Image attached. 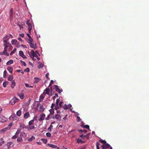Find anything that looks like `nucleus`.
<instances>
[{"label":"nucleus","mask_w":149,"mask_h":149,"mask_svg":"<svg viewBox=\"0 0 149 149\" xmlns=\"http://www.w3.org/2000/svg\"><path fill=\"white\" fill-rule=\"evenodd\" d=\"M55 118L57 120L60 121L61 119V117L59 114H56L55 115Z\"/></svg>","instance_id":"ddd939ff"},{"label":"nucleus","mask_w":149,"mask_h":149,"mask_svg":"<svg viewBox=\"0 0 149 149\" xmlns=\"http://www.w3.org/2000/svg\"><path fill=\"white\" fill-rule=\"evenodd\" d=\"M6 118L2 115L0 114V121L4 123L6 121Z\"/></svg>","instance_id":"6e6552de"},{"label":"nucleus","mask_w":149,"mask_h":149,"mask_svg":"<svg viewBox=\"0 0 149 149\" xmlns=\"http://www.w3.org/2000/svg\"><path fill=\"white\" fill-rule=\"evenodd\" d=\"M47 145L49 146L50 147H52L53 148H55L56 147V145H55L52 144H50L49 143H48Z\"/></svg>","instance_id":"2f4dec72"},{"label":"nucleus","mask_w":149,"mask_h":149,"mask_svg":"<svg viewBox=\"0 0 149 149\" xmlns=\"http://www.w3.org/2000/svg\"><path fill=\"white\" fill-rule=\"evenodd\" d=\"M59 102V100L58 99H57L56 100V105L58 104V103Z\"/></svg>","instance_id":"052dcab7"},{"label":"nucleus","mask_w":149,"mask_h":149,"mask_svg":"<svg viewBox=\"0 0 149 149\" xmlns=\"http://www.w3.org/2000/svg\"><path fill=\"white\" fill-rule=\"evenodd\" d=\"M21 111L20 110H19L17 112L16 114L18 116H20L21 115Z\"/></svg>","instance_id":"c85d7f7f"},{"label":"nucleus","mask_w":149,"mask_h":149,"mask_svg":"<svg viewBox=\"0 0 149 149\" xmlns=\"http://www.w3.org/2000/svg\"><path fill=\"white\" fill-rule=\"evenodd\" d=\"M39 106H40V107L39 108V111L41 112H43L44 111V110L45 109L43 105H42L40 103H38L37 104V107L35 108L34 109H35L36 110H38V107Z\"/></svg>","instance_id":"7ed1b4c3"},{"label":"nucleus","mask_w":149,"mask_h":149,"mask_svg":"<svg viewBox=\"0 0 149 149\" xmlns=\"http://www.w3.org/2000/svg\"><path fill=\"white\" fill-rule=\"evenodd\" d=\"M19 100V99L14 97L10 101V104H14L15 103L17 102Z\"/></svg>","instance_id":"0eeeda50"},{"label":"nucleus","mask_w":149,"mask_h":149,"mask_svg":"<svg viewBox=\"0 0 149 149\" xmlns=\"http://www.w3.org/2000/svg\"><path fill=\"white\" fill-rule=\"evenodd\" d=\"M30 116V114L28 112L25 113L24 115V118L25 119L28 118Z\"/></svg>","instance_id":"f3484780"},{"label":"nucleus","mask_w":149,"mask_h":149,"mask_svg":"<svg viewBox=\"0 0 149 149\" xmlns=\"http://www.w3.org/2000/svg\"><path fill=\"white\" fill-rule=\"evenodd\" d=\"M20 130L24 129L25 128V129H27V126H26L24 125L23 124H20Z\"/></svg>","instance_id":"2eb2a0df"},{"label":"nucleus","mask_w":149,"mask_h":149,"mask_svg":"<svg viewBox=\"0 0 149 149\" xmlns=\"http://www.w3.org/2000/svg\"><path fill=\"white\" fill-rule=\"evenodd\" d=\"M13 118H14L13 117V116L12 115L9 117V119L10 120H12L13 119Z\"/></svg>","instance_id":"4d7b16f0"},{"label":"nucleus","mask_w":149,"mask_h":149,"mask_svg":"<svg viewBox=\"0 0 149 149\" xmlns=\"http://www.w3.org/2000/svg\"><path fill=\"white\" fill-rule=\"evenodd\" d=\"M49 75V73H47L46 75V77L47 79H49V77H48Z\"/></svg>","instance_id":"338daca9"},{"label":"nucleus","mask_w":149,"mask_h":149,"mask_svg":"<svg viewBox=\"0 0 149 149\" xmlns=\"http://www.w3.org/2000/svg\"><path fill=\"white\" fill-rule=\"evenodd\" d=\"M16 48H14V49L11 52V53H10V55H12L13 54L16 52Z\"/></svg>","instance_id":"4c0bfd02"},{"label":"nucleus","mask_w":149,"mask_h":149,"mask_svg":"<svg viewBox=\"0 0 149 149\" xmlns=\"http://www.w3.org/2000/svg\"><path fill=\"white\" fill-rule=\"evenodd\" d=\"M35 137L33 136H32L31 138H29L28 141H31L32 140L35 139Z\"/></svg>","instance_id":"c03bdc74"},{"label":"nucleus","mask_w":149,"mask_h":149,"mask_svg":"<svg viewBox=\"0 0 149 149\" xmlns=\"http://www.w3.org/2000/svg\"><path fill=\"white\" fill-rule=\"evenodd\" d=\"M110 147V145L108 143H106L102 146V149H105L107 148H109Z\"/></svg>","instance_id":"9d476101"},{"label":"nucleus","mask_w":149,"mask_h":149,"mask_svg":"<svg viewBox=\"0 0 149 149\" xmlns=\"http://www.w3.org/2000/svg\"><path fill=\"white\" fill-rule=\"evenodd\" d=\"M3 77L5 78L7 77V72L6 70H5L3 72Z\"/></svg>","instance_id":"72a5a7b5"},{"label":"nucleus","mask_w":149,"mask_h":149,"mask_svg":"<svg viewBox=\"0 0 149 149\" xmlns=\"http://www.w3.org/2000/svg\"><path fill=\"white\" fill-rule=\"evenodd\" d=\"M49 111L50 114H52L54 113V110L53 108L49 110Z\"/></svg>","instance_id":"f704fd0d"},{"label":"nucleus","mask_w":149,"mask_h":149,"mask_svg":"<svg viewBox=\"0 0 149 149\" xmlns=\"http://www.w3.org/2000/svg\"><path fill=\"white\" fill-rule=\"evenodd\" d=\"M90 134V133H88L85 136L86 137V138L87 139H88L89 138V136Z\"/></svg>","instance_id":"13d9d810"},{"label":"nucleus","mask_w":149,"mask_h":149,"mask_svg":"<svg viewBox=\"0 0 149 149\" xmlns=\"http://www.w3.org/2000/svg\"><path fill=\"white\" fill-rule=\"evenodd\" d=\"M53 127L52 125H51L50 127L48 128V130H51V128Z\"/></svg>","instance_id":"e2e57ef3"},{"label":"nucleus","mask_w":149,"mask_h":149,"mask_svg":"<svg viewBox=\"0 0 149 149\" xmlns=\"http://www.w3.org/2000/svg\"><path fill=\"white\" fill-rule=\"evenodd\" d=\"M9 39V36L8 35H6L3 38V41L6 40V41H7V40H8Z\"/></svg>","instance_id":"bb28decb"},{"label":"nucleus","mask_w":149,"mask_h":149,"mask_svg":"<svg viewBox=\"0 0 149 149\" xmlns=\"http://www.w3.org/2000/svg\"><path fill=\"white\" fill-rule=\"evenodd\" d=\"M18 25L19 26L20 30H21L22 29H23V25L22 24V25H21L20 24H18Z\"/></svg>","instance_id":"09e8293b"},{"label":"nucleus","mask_w":149,"mask_h":149,"mask_svg":"<svg viewBox=\"0 0 149 149\" xmlns=\"http://www.w3.org/2000/svg\"><path fill=\"white\" fill-rule=\"evenodd\" d=\"M34 79H35V80L34 81V83H37L39 81V80H40V79L36 77L34 78Z\"/></svg>","instance_id":"473e14b6"},{"label":"nucleus","mask_w":149,"mask_h":149,"mask_svg":"<svg viewBox=\"0 0 149 149\" xmlns=\"http://www.w3.org/2000/svg\"><path fill=\"white\" fill-rule=\"evenodd\" d=\"M77 142L78 143H84V141L80 139H77Z\"/></svg>","instance_id":"e433bc0d"},{"label":"nucleus","mask_w":149,"mask_h":149,"mask_svg":"<svg viewBox=\"0 0 149 149\" xmlns=\"http://www.w3.org/2000/svg\"><path fill=\"white\" fill-rule=\"evenodd\" d=\"M13 143L12 142H10L9 143H8L6 145V146L7 148L8 149H10L12 146H13Z\"/></svg>","instance_id":"f8f14e48"},{"label":"nucleus","mask_w":149,"mask_h":149,"mask_svg":"<svg viewBox=\"0 0 149 149\" xmlns=\"http://www.w3.org/2000/svg\"><path fill=\"white\" fill-rule=\"evenodd\" d=\"M41 141H42L43 143L45 144H46L47 142V139H41Z\"/></svg>","instance_id":"a19ab883"},{"label":"nucleus","mask_w":149,"mask_h":149,"mask_svg":"<svg viewBox=\"0 0 149 149\" xmlns=\"http://www.w3.org/2000/svg\"><path fill=\"white\" fill-rule=\"evenodd\" d=\"M43 65L42 63H40L39 65L38 66V68L40 69L41 68H42L43 67Z\"/></svg>","instance_id":"37998d69"},{"label":"nucleus","mask_w":149,"mask_h":149,"mask_svg":"<svg viewBox=\"0 0 149 149\" xmlns=\"http://www.w3.org/2000/svg\"><path fill=\"white\" fill-rule=\"evenodd\" d=\"M18 95L19 96L20 98L21 99H23L24 97V95L23 93H18Z\"/></svg>","instance_id":"aec40b11"},{"label":"nucleus","mask_w":149,"mask_h":149,"mask_svg":"<svg viewBox=\"0 0 149 149\" xmlns=\"http://www.w3.org/2000/svg\"><path fill=\"white\" fill-rule=\"evenodd\" d=\"M4 55H6L7 56H8L9 55V54L8 53L6 52H4Z\"/></svg>","instance_id":"680f3d73"},{"label":"nucleus","mask_w":149,"mask_h":149,"mask_svg":"<svg viewBox=\"0 0 149 149\" xmlns=\"http://www.w3.org/2000/svg\"><path fill=\"white\" fill-rule=\"evenodd\" d=\"M4 43L3 46H4V49H5V51H10L12 50L13 47L11 44L9 43L6 40L3 41Z\"/></svg>","instance_id":"f257e3e1"},{"label":"nucleus","mask_w":149,"mask_h":149,"mask_svg":"<svg viewBox=\"0 0 149 149\" xmlns=\"http://www.w3.org/2000/svg\"><path fill=\"white\" fill-rule=\"evenodd\" d=\"M100 145V143L99 142H97L96 143V147L99 146V145Z\"/></svg>","instance_id":"774afa93"},{"label":"nucleus","mask_w":149,"mask_h":149,"mask_svg":"<svg viewBox=\"0 0 149 149\" xmlns=\"http://www.w3.org/2000/svg\"><path fill=\"white\" fill-rule=\"evenodd\" d=\"M13 8H11L10 10V13H9L10 16V17H12L13 16Z\"/></svg>","instance_id":"cd10ccee"},{"label":"nucleus","mask_w":149,"mask_h":149,"mask_svg":"<svg viewBox=\"0 0 149 149\" xmlns=\"http://www.w3.org/2000/svg\"><path fill=\"white\" fill-rule=\"evenodd\" d=\"M7 70L10 73L12 74L13 73V68L11 66H8L7 68Z\"/></svg>","instance_id":"4468645a"},{"label":"nucleus","mask_w":149,"mask_h":149,"mask_svg":"<svg viewBox=\"0 0 149 149\" xmlns=\"http://www.w3.org/2000/svg\"><path fill=\"white\" fill-rule=\"evenodd\" d=\"M13 60H10L7 62L6 63L7 65H9L11 64H12L13 63Z\"/></svg>","instance_id":"5701e85b"},{"label":"nucleus","mask_w":149,"mask_h":149,"mask_svg":"<svg viewBox=\"0 0 149 149\" xmlns=\"http://www.w3.org/2000/svg\"><path fill=\"white\" fill-rule=\"evenodd\" d=\"M27 129H29L30 130L33 129L35 128L34 125H31V126L28 125V126H27Z\"/></svg>","instance_id":"393cba45"},{"label":"nucleus","mask_w":149,"mask_h":149,"mask_svg":"<svg viewBox=\"0 0 149 149\" xmlns=\"http://www.w3.org/2000/svg\"><path fill=\"white\" fill-rule=\"evenodd\" d=\"M18 134H19V136L22 138H25L26 136V134L24 131L21 132V131H19V133Z\"/></svg>","instance_id":"423d86ee"},{"label":"nucleus","mask_w":149,"mask_h":149,"mask_svg":"<svg viewBox=\"0 0 149 149\" xmlns=\"http://www.w3.org/2000/svg\"><path fill=\"white\" fill-rule=\"evenodd\" d=\"M19 133V131H17V132H16L15 134V135L14 136H13L12 137V138L13 139H16L17 137H18V136H17V134H18Z\"/></svg>","instance_id":"7c9ffc66"},{"label":"nucleus","mask_w":149,"mask_h":149,"mask_svg":"<svg viewBox=\"0 0 149 149\" xmlns=\"http://www.w3.org/2000/svg\"><path fill=\"white\" fill-rule=\"evenodd\" d=\"M29 68H26L24 70V72H29Z\"/></svg>","instance_id":"3c124183"},{"label":"nucleus","mask_w":149,"mask_h":149,"mask_svg":"<svg viewBox=\"0 0 149 149\" xmlns=\"http://www.w3.org/2000/svg\"><path fill=\"white\" fill-rule=\"evenodd\" d=\"M64 103L63 102L61 101L60 102L59 104V106H60V107H61L62 106V105Z\"/></svg>","instance_id":"603ef678"},{"label":"nucleus","mask_w":149,"mask_h":149,"mask_svg":"<svg viewBox=\"0 0 149 149\" xmlns=\"http://www.w3.org/2000/svg\"><path fill=\"white\" fill-rule=\"evenodd\" d=\"M44 97L42 95H41L40 96V97L39 98V101H42L44 99Z\"/></svg>","instance_id":"c9c22d12"},{"label":"nucleus","mask_w":149,"mask_h":149,"mask_svg":"<svg viewBox=\"0 0 149 149\" xmlns=\"http://www.w3.org/2000/svg\"><path fill=\"white\" fill-rule=\"evenodd\" d=\"M6 51H5V49H4V51H3V52H1L0 53V55H4V52H6Z\"/></svg>","instance_id":"5fc2aeb1"},{"label":"nucleus","mask_w":149,"mask_h":149,"mask_svg":"<svg viewBox=\"0 0 149 149\" xmlns=\"http://www.w3.org/2000/svg\"><path fill=\"white\" fill-rule=\"evenodd\" d=\"M46 135L47 137H50L51 136V134L49 132H47L46 134Z\"/></svg>","instance_id":"8fccbe9b"},{"label":"nucleus","mask_w":149,"mask_h":149,"mask_svg":"<svg viewBox=\"0 0 149 149\" xmlns=\"http://www.w3.org/2000/svg\"><path fill=\"white\" fill-rule=\"evenodd\" d=\"M15 85H16L15 83L13 81H12V82L11 85V88H14L15 86Z\"/></svg>","instance_id":"b1692460"},{"label":"nucleus","mask_w":149,"mask_h":149,"mask_svg":"<svg viewBox=\"0 0 149 149\" xmlns=\"http://www.w3.org/2000/svg\"><path fill=\"white\" fill-rule=\"evenodd\" d=\"M54 87L56 89V91L58 92L59 93H61L63 91V90L62 89H59L58 86L57 85H55Z\"/></svg>","instance_id":"1a4fd4ad"},{"label":"nucleus","mask_w":149,"mask_h":149,"mask_svg":"<svg viewBox=\"0 0 149 149\" xmlns=\"http://www.w3.org/2000/svg\"><path fill=\"white\" fill-rule=\"evenodd\" d=\"M37 116H35L33 117V119L32 120H33L34 122V121H36L37 120Z\"/></svg>","instance_id":"de8ad7c7"},{"label":"nucleus","mask_w":149,"mask_h":149,"mask_svg":"<svg viewBox=\"0 0 149 149\" xmlns=\"http://www.w3.org/2000/svg\"><path fill=\"white\" fill-rule=\"evenodd\" d=\"M26 24L28 26L29 28L28 29L29 33H31V30L32 29V26L31 24L29 22V20H28L26 22Z\"/></svg>","instance_id":"39448f33"},{"label":"nucleus","mask_w":149,"mask_h":149,"mask_svg":"<svg viewBox=\"0 0 149 149\" xmlns=\"http://www.w3.org/2000/svg\"><path fill=\"white\" fill-rule=\"evenodd\" d=\"M28 43L29 44L30 47L35 49L37 48V46L36 43H34L33 39L28 40Z\"/></svg>","instance_id":"f03ea898"},{"label":"nucleus","mask_w":149,"mask_h":149,"mask_svg":"<svg viewBox=\"0 0 149 149\" xmlns=\"http://www.w3.org/2000/svg\"><path fill=\"white\" fill-rule=\"evenodd\" d=\"M26 35L28 36V37L29 38V39H32V38H31V36L29 34L27 33L26 34Z\"/></svg>","instance_id":"bf43d9fd"},{"label":"nucleus","mask_w":149,"mask_h":149,"mask_svg":"<svg viewBox=\"0 0 149 149\" xmlns=\"http://www.w3.org/2000/svg\"><path fill=\"white\" fill-rule=\"evenodd\" d=\"M54 82L52 80H51V82L50 83H49V87H50L52 85V84H53Z\"/></svg>","instance_id":"6e6d98bb"},{"label":"nucleus","mask_w":149,"mask_h":149,"mask_svg":"<svg viewBox=\"0 0 149 149\" xmlns=\"http://www.w3.org/2000/svg\"><path fill=\"white\" fill-rule=\"evenodd\" d=\"M22 140V138L20 136L17 139V141L18 142H21Z\"/></svg>","instance_id":"ea45409f"},{"label":"nucleus","mask_w":149,"mask_h":149,"mask_svg":"<svg viewBox=\"0 0 149 149\" xmlns=\"http://www.w3.org/2000/svg\"><path fill=\"white\" fill-rule=\"evenodd\" d=\"M19 36L22 38H23L24 36V33L20 34H19Z\"/></svg>","instance_id":"69168bd1"},{"label":"nucleus","mask_w":149,"mask_h":149,"mask_svg":"<svg viewBox=\"0 0 149 149\" xmlns=\"http://www.w3.org/2000/svg\"><path fill=\"white\" fill-rule=\"evenodd\" d=\"M59 109V108L58 106V105H56L55 107V109H56V110H57L58 109Z\"/></svg>","instance_id":"864d4df0"},{"label":"nucleus","mask_w":149,"mask_h":149,"mask_svg":"<svg viewBox=\"0 0 149 149\" xmlns=\"http://www.w3.org/2000/svg\"><path fill=\"white\" fill-rule=\"evenodd\" d=\"M80 137L82 138H86V137L85 136V135H82L80 136Z\"/></svg>","instance_id":"0e129e2a"},{"label":"nucleus","mask_w":149,"mask_h":149,"mask_svg":"<svg viewBox=\"0 0 149 149\" xmlns=\"http://www.w3.org/2000/svg\"><path fill=\"white\" fill-rule=\"evenodd\" d=\"M17 43V41L15 39L12 40L11 41V43L13 45H16Z\"/></svg>","instance_id":"6ab92c4d"},{"label":"nucleus","mask_w":149,"mask_h":149,"mask_svg":"<svg viewBox=\"0 0 149 149\" xmlns=\"http://www.w3.org/2000/svg\"><path fill=\"white\" fill-rule=\"evenodd\" d=\"M13 76L12 75H10L8 78V80L9 81H11L13 79Z\"/></svg>","instance_id":"4be33fe9"},{"label":"nucleus","mask_w":149,"mask_h":149,"mask_svg":"<svg viewBox=\"0 0 149 149\" xmlns=\"http://www.w3.org/2000/svg\"><path fill=\"white\" fill-rule=\"evenodd\" d=\"M8 81H6L3 83V86L4 87H6L8 85Z\"/></svg>","instance_id":"412c9836"},{"label":"nucleus","mask_w":149,"mask_h":149,"mask_svg":"<svg viewBox=\"0 0 149 149\" xmlns=\"http://www.w3.org/2000/svg\"><path fill=\"white\" fill-rule=\"evenodd\" d=\"M81 126L82 127L86 129H87L89 130V126L88 125H81Z\"/></svg>","instance_id":"a211bd4d"},{"label":"nucleus","mask_w":149,"mask_h":149,"mask_svg":"<svg viewBox=\"0 0 149 149\" xmlns=\"http://www.w3.org/2000/svg\"><path fill=\"white\" fill-rule=\"evenodd\" d=\"M43 92L44 94H47L49 95V94L50 89L48 88H46L45 90Z\"/></svg>","instance_id":"dca6fc26"},{"label":"nucleus","mask_w":149,"mask_h":149,"mask_svg":"<svg viewBox=\"0 0 149 149\" xmlns=\"http://www.w3.org/2000/svg\"><path fill=\"white\" fill-rule=\"evenodd\" d=\"M12 125V123H10L9 124L8 126L7 127L5 128L6 130H10V128L11 126Z\"/></svg>","instance_id":"c756f323"},{"label":"nucleus","mask_w":149,"mask_h":149,"mask_svg":"<svg viewBox=\"0 0 149 149\" xmlns=\"http://www.w3.org/2000/svg\"><path fill=\"white\" fill-rule=\"evenodd\" d=\"M45 117V115L44 113H42L41 114L40 116V118L39 119V120L41 121L43 120L44 119Z\"/></svg>","instance_id":"9b49d317"},{"label":"nucleus","mask_w":149,"mask_h":149,"mask_svg":"<svg viewBox=\"0 0 149 149\" xmlns=\"http://www.w3.org/2000/svg\"><path fill=\"white\" fill-rule=\"evenodd\" d=\"M99 141L100 142H101V143L104 144L106 143H107L106 141H105V140L100 139L99 140Z\"/></svg>","instance_id":"79ce46f5"},{"label":"nucleus","mask_w":149,"mask_h":149,"mask_svg":"<svg viewBox=\"0 0 149 149\" xmlns=\"http://www.w3.org/2000/svg\"><path fill=\"white\" fill-rule=\"evenodd\" d=\"M20 62L22 63V64L24 66H26V64L25 62L23 61L22 60H20Z\"/></svg>","instance_id":"49530a36"},{"label":"nucleus","mask_w":149,"mask_h":149,"mask_svg":"<svg viewBox=\"0 0 149 149\" xmlns=\"http://www.w3.org/2000/svg\"><path fill=\"white\" fill-rule=\"evenodd\" d=\"M29 54L31 58H32V57H36L37 56V55L33 50H32Z\"/></svg>","instance_id":"20e7f679"},{"label":"nucleus","mask_w":149,"mask_h":149,"mask_svg":"<svg viewBox=\"0 0 149 149\" xmlns=\"http://www.w3.org/2000/svg\"><path fill=\"white\" fill-rule=\"evenodd\" d=\"M34 122L33 120H31L29 123V125H34Z\"/></svg>","instance_id":"a878e982"},{"label":"nucleus","mask_w":149,"mask_h":149,"mask_svg":"<svg viewBox=\"0 0 149 149\" xmlns=\"http://www.w3.org/2000/svg\"><path fill=\"white\" fill-rule=\"evenodd\" d=\"M31 101V99H29L28 101L26 103V105L28 106L29 105V104L30 103V102Z\"/></svg>","instance_id":"a18cd8bd"},{"label":"nucleus","mask_w":149,"mask_h":149,"mask_svg":"<svg viewBox=\"0 0 149 149\" xmlns=\"http://www.w3.org/2000/svg\"><path fill=\"white\" fill-rule=\"evenodd\" d=\"M19 55L21 56V57L22 56V55H23L24 54V53L22 51H20L19 52Z\"/></svg>","instance_id":"58836bf2"}]
</instances>
